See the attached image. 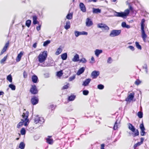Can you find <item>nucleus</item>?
<instances>
[{"instance_id": "obj_1", "label": "nucleus", "mask_w": 149, "mask_h": 149, "mask_svg": "<svg viewBox=\"0 0 149 149\" xmlns=\"http://www.w3.org/2000/svg\"><path fill=\"white\" fill-rule=\"evenodd\" d=\"M133 10V8L130 5L129 9H127L125 10L124 12H118L115 11L114 16L125 18L130 13V10L132 11Z\"/></svg>"}, {"instance_id": "obj_2", "label": "nucleus", "mask_w": 149, "mask_h": 149, "mask_svg": "<svg viewBox=\"0 0 149 149\" xmlns=\"http://www.w3.org/2000/svg\"><path fill=\"white\" fill-rule=\"evenodd\" d=\"M47 56V52L46 51H44L40 53L38 56L39 61L40 63H42L46 59Z\"/></svg>"}, {"instance_id": "obj_3", "label": "nucleus", "mask_w": 149, "mask_h": 149, "mask_svg": "<svg viewBox=\"0 0 149 149\" xmlns=\"http://www.w3.org/2000/svg\"><path fill=\"white\" fill-rule=\"evenodd\" d=\"M145 19H142L141 22V36L143 41L146 42V38L147 37V35L146 34L144 30V23L145 22Z\"/></svg>"}, {"instance_id": "obj_4", "label": "nucleus", "mask_w": 149, "mask_h": 149, "mask_svg": "<svg viewBox=\"0 0 149 149\" xmlns=\"http://www.w3.org/2000/svg\"><path fill=\"white\" fill-rule=\"evenodd\" d=\"M29 115V112L28 111H26L25 113L24 112L22 115L23 119L21 120L23 121V123H24V125L25 126H27L29 122V120L28 119Z\"/></svg>"}, {"instance_id": "obj_5", "label": "nucleus", "mask_w": 149, "mask_h": 149, "mask_svg": "<svg viewBox=\"0 0 149 149\" xmlns=\"http://www.w3.org/2000/svg\"><path fill=\"white\" fill-rule=\"evenodd\" d=\"M128 128L131 130L132 132L135 133L133 135V137H135L136 136H138L139 134V132L138 130H136L135 131V128L133 125L130 123L128 124Z\"/></svg>"}, {"instance_id": "obj_6", "label": "nucleus", "mask_w": 149, "mask_h": 149, "mask_svg": "<svg viewBox=\"0 0 149 149\" xmlns=\"http://www.w3.org/2000/svg\"><path fill=\"white\" fill-rule=\"evenodd\" d=\"M45 122L44 119L42 117H39L38 115H37L34 119V122L36 124L40 123L42 124Z\"/></svg>"}, {"instance_id": "obj_7", "label": "nucleus", "mask_w": 149, "mask_h": 149, "mask_svg": "<svg viewBox=\"0 0 149 149\" xmlns=\"http://www.w3.org/2000/svg\"><path fill=\"white\" fill-rule=\"evenodd\" d=\"M121 32L120 30H113L111 31L109 36L111 37L118 36L120 34Z\"/></svg>"}, {"instance_id": "obj_8", "label": "nucleus", "mask_w": 149, "mask_h": 149, "mask_svg": "<svg viewBox=\"0 0 149 149\" xmlns=\"http://www.w3.org/2000/svg\"><path fill=\"white\" fill-rule=\"evenodd\" d=\"M30 92L31 94L34 95L38 93V91L36 86L35 84L31 85V87L30 90Z\"/></svg>"}, {"instance_id": "obj_9", "label": "nucleus", "mask_w": 149, "mask_h": 149, "mask_svg": "<svg viewBox=\"0 0 149 149\" xmlns=\"http://www.w3.org/2000/svg\"><path fill=\"white\" fill-rule=\"evenodd\" d=\"M74 34L76 37H78L81 35H88V33L84 31L80 32L75 31H74Z\"/></svg>"}, {"instance_id": "obj_10", "label": "nucleus", "mask_w": 149, "mask_h": 149, "mask_svg": "<svg viewBox=\"0 0 149 149\" xmlns=\"http://www.w3.org/2000/svg\"><path fill=\"white\" fill-rule=\"evenodd\" d=\"M38 96H34L31 99V103L33 105H36L38 103Z\"/></svg>"}, {"instance_id": "obj_11", "label": "nucleus", "mask_w": 149, "mask_h": 149, "mask_svg": "<svg viewBox=\"0 0 149 149\" xmlns=\"http://www.w3.org/2000/svg\"><path fill=\"white\" fill-rule=\"evenodd\" d=\"M140 128L141 130L140 134L141 136H143L145 135L146 132H145V128L143 123H141L140 125Z\"/></svg>"}, {"instance_id": "obj_12", "label": "nucleus", "mask_w": 149, "mask_h": 149, "mask_svg": "<svg viewBox=\"0 0 149 149\" xmlns=\"http://www.w3.org/2000/svg\"><path fill=\"white\" fill-rule=\"evenodd\" d=\"M100 74L99 71L94 70L91 73V76L93 79L96 78Z\"/></svg>"}, {"instance_id": "obj_13", "label": "nucleus", "mask_w": 149, "mask_h": 149, "mask_svg": "<svg viewBox=\"0 0 149 149\" xmlns=\"http://www.w3.org/2000/svg\"><path fill=\"white\" fill-rule=\"evenodd\" d=\"M97 27L98 28H104L106 30H108L109 29V28L108 26H107L106 24L103 23H100L98 24Z\"/></svg>"}, {"instance_id": "obj_14", "label": "nucleus", "mask_w": 149, "mask_h": 149, "mask_svg": "<svg viewBox=\"0 0 149 149\" xmlns=\"http://www.w3.org/2000/svg\"><path fill=\"white\" fill-rule=\"evenodd\" d=\"M79 8L83 12H85L86 11V7L83 3L81 2L79 3Z\"/></svg>"}, {"instance_id": "obj_15", "label": "nucleus", "mask_w": 149, "mask_h": 149, "mask_svg": "<svg viewBox=\"0 0 149 149\" xmlns=\"http://www.w3.org/2000/svg\"><path fill=\"white\" fill-rule=\"evenodd\" d=\"M91 81V79L90 78L87 79L83 82L82 85L84 86H87Z\"/></svg>"}, {"instance_id": "obj_16", "label": "nucleus", "mask_w": 149, "mask_h": 149, "mask_svg": "<svg viewBox=\"0 0 149 149\" xmlns=\"http://www.w3.org/2000/svg\"><path fill=\"white\" fill-rule=\"evenodd\" d=\"M31 79L32 82L34 83H36L38 81V77L37 76L35 75L32 76Z\"/></svg>"}, {"instance_id": "obj_17", "label": "nucleus", "mask_w": 149, "mask_h": 149, "mask_svg": "<svg viewBox=\"0 0 149 149\" xmlns=\"http://www.w3.org/2000/svg\"><path fill=\"white\" fill-rule=\"evenodd\" d=\"M134 92H132L130 93L128 96L127 98L126 99V101H128L129 100H132L134 98Z\"/></svg>"}, {"instance_id": "obj_18", "label": "nucleus", "mask_w": 149, "mask_h": 149, "mask_svg": "<svg viewBox=\"0 0 149 149\" xmlns=\"http://www.w3.org/2000/svg\"><path fill=\"white\" fill-rule=\"evenodd\" d=\"M93 24L92 21H91V19L88 18H87L86 22V26H90L92 25Z\"/></svg>"}, {"instance_id": "obj_19", "label": "nucleus", "mask_w": 149, "mask_h": 149, "mask_svg": "<svg viewBox=\"0 0 149 149\" xmlns=\"http://www.w3.org/2000/svg\"><path fill=\"white\" fill-rule=\"evenodd\" d=\"M102 50L101 49H96L95 51V56L98 57L99 55L102 52Z\"/></svg>"}, {"instance_id": "obj_20", "label": "nucleus", "mask_w": 149, "mask_h": 149, "mask_svg": "<svg viewBox=\"0 0 149 149\" xmlns=\"http://www.w3.org/2000/svg\"><path fill=\"white\" fill-rule=\"evenodd\" d=\"M72 61L76 62L79 61V56L77 54H76L72 59Z\"/></svg>"}, {"instance_id": "obj_21", "label": "nucleus", "mask_w": 149, "mask_h": 149, "mask_svg": "<svg viewBox=\"0 0 149 149\" xmlns=\"http://www.w3.org/2000/svg\"><path fill=\"white\" fill-rule=\"evenodd\" d=\"M85 69V68L84 67H82L80 68L77 72V75H79L82 74L84 72Z\"/></svg>"}, {"instance_id": "obj_22", "label": "nucleus", "mask_w": 149, "mask_h": 149, "mask_svg": "<svg viewBox=\"0 0 149 149\" xmlns=\"http://www.w3.org/2000/svg\"><path fill=\"white\" fill-rule=\"evenodd\" d=\"M23 54V52H20L18 54L16 59V61L17 62H19Z\"/></svg>"}, {"instance_id": "obj_23", "label": "nucleus", "mask_w": 149, "mask_h": 149, "mask_svg": "<svg viewBox=\"0 0 149 149\" xmlns=\"http://www.w3.org/2000/svg\"><path fill=\"white\" fill-rule=\"evenodd\" d=\"M101 12V10L99 8H93V13L97 14L100 13Z\"/></svg>"}, {"instance_id": "obj_24", "label": "nucleus", "mask_w": 149, "mask_h": 149, "mask_svg": "<svg viewBox=\"0 0 149 149\" xmlns=\"http://www.w3.org/2000/svg\"><path fill=\"white\" fill-rule=\"evenodd\" d=\"M51 136H48L46 139L47 142L49 144H52L53 143V139L51 138Z\"/></svg>"}, {"instance_id": "obj_25", "label": "nucleus", "mask_w": 149, "mask_h": 149, "mask_svg": "<svg viewBox=\"0 0 149 149\" xmlns=\"http://www.w3.org/2000/svg\"><path fill=\"white\" fill-rule=\"evenodd\" d=\"M61 56L62 59L63 60H66L68 57V55L66 53L63 54L61 55Z\"/></svg>"}, {"instance_id": "obj_26", "label": "nucleus", "mask_w": 149, "mask_h": 149, "mask_svg": "<svg viewBox=\"0 0 149 149\" xmlns=\"http://www.w3.org/2000/svg\"><path fill=\"white\" fill-rule=\"evenodd\" d=\"M70 22L69 21H68L66 22V24L64 26V28L66 29L67 30L70 28Z\"/></svg>"}, {"instance_id": "obj_27", "label": "nucleus", "mask_w": 149, "mask_h": 149, "mask_svg": "<svg viewBox=\"0 0 149 149\" xmlns=\"http://www.w3.org/2000/svg\"><path fill=\"white\" fill-rule=\"evenodd\" d=\"M37 17L35 15L33 16V24H36L38 23V22L37 21Z\"/></svg>"}, {"instance_id": "obj_28", "label": "nucleus", "mask_w": 149, "mask_h": 149, "mask_svg": "<svg viewBox=\"0 0 149 149\" xmlns=\"http://www.w3.org/2000/svg\"><path fill=\"white\" fill-rule=\"evenodd\" d=\"M31 20L29 19L27 20L26 22V25L28 27H29L31 25Z\"/></svg>"}, {"instance_id": "obj_29", "label": "nucleus", "mask_w": 149, "mask_h": 149, "mask_svg": "<svg viewBox=\"0 0 149 149\" xmlns=\"http://www.w3.org/2000/svg\"><path fill=\"white\" fill-rule=\"evenodd\" d=\"M75 97V95H71L68 97V100L69 101H72L74 100Z\"/></svg>"}, {"instance_id": "obj_30", "label": "nucleus", "mask_w": 149, "mask_h": 149, "mask_svg": "<svg viewBox=\"0 0 149 149\" xmlns=\"http://www.w3.org/2000/svg\"><path fill=\"white\" fill-rule=\"evenodd\" d=\"M73 13H70L68 14L66 16V18L68 19H71L72 18Z\"/></svg>"}, {"instance_id": "obj_31", "label": "nucleus", "mask_w": 149, "mask_h": 149, "mask_svg": "<svg viewBox=\"0 0 149 149\" xmlns=\"http://www.w3.org/2000/svg\"><path fill=\"white\" fill-rule=\"evenodd\" d=\"M25 146V144L23 142H21L19 146V148L21 149H24Z\"/></svg>"}, {"instance_id": "obj_32", "label": "nucleus", "mask_w": 149, "mask_h": 149, "mask_svg": "<svg viewBox=\"0 0 149 149\" xmlns=\"http://www.w3.org/2000/svg\"><path fill=\"white\" fill-rule=\"evenodd\" d=\"M135 45L136 47L137 48L140 50L141 49L142 47L139 44V42H136Z\"/></svg>"}, {"instance_id": "obj_33", "label": "nucleus", "mask_w": 149, "mask_h": 149, "mask_svg": "<svg viewBox=\"0 0 149 149\" xmlns=\"http://www.w3.org/2000/svg\"><path fill=\"white\" fill-rule=\"evenodd\" d=\"M7 80L10 82H12V77L11 74L8 75L7 77Z\"/></svg>"}, {"instance_id": "obj_34", "label": "nucleus", "mask_w": 149, "mask_h": 149, "mask_svg": "<svg viewBox=\"0 0 149 149\" xmlns=\"http://www.w3.org/2000/svg\"><path fill=\"white\" fill-rule=\"evenodd\" d=\"M63 74V71L61 70L57 72L56 75L58 77H60Z\"/></svg>"}, {"instance_id": "obj_35", "label": "nucleus", "mask_w": 149, "mask_h": 149, "mask_svg": "<svg viewBox=\"0 0 149 149\" xmlns=\"http://www.w3.org/2000/svg\"><path fill=\"white\" fill-rule=\"evenodd\" d=\"M143 69L145 70V71L146 72V73L147 74L148 73V70L147 65L146 64H144L143 66Z\"/></svg>"}, {"instance_id": "obj_36", "label": "nucleus", "mask_w": 149, "mask_h": 149, "mask_svg": "<svg viewBox=\"0 0 149 149\" xmlns=\"http://www.w3.org/2000/svg\"><path fill=\"white\" fill-rule=\"evenodd\" d=\"M62 51V49L60 47H59L57 49L56 52L55 53V54L56 55H58L61 53Z\"/></svg>"}, {"instance_id": "obj_37", "label": "nucleus", "mask_w": 149, "mask_h": 149, "mask_svg": "<svg viewBox=\"0 0 149 149\" xmlns=\"http://www.w3.org/2000/svg\"><path fill=\"white\" fill-rule=\"evenodd\" d=\"M9 87L12 90H15V89L16 87L15 85L13 84H10L9 85Z\"/></svg>"}, {"instance_id": "obj_38", "label": "nucleus", "mask_w": 149, "mask_h": 149, "mask_svg": "<svg viewBox=\"0 0 149 149\" xmlns=\"http://www.w3.org/2000/svg\"><path fill=\"white\" fill-rule=\"evenodd\" d=\"M50 41L49 40H46V41L44 42L43 45L44 47L47 46L50 43Z\"/></svg>"}, {"instance_id": "obj_39", "label": "nucleus", "mask_w": 149, "mask_h": 149, "mask_svg": "<svg viewBox=\"0 0 149 149\" xmlns=\"http://www.w3.org/2000/svg\"><path fill=\"white\" fill-rule=\"evenodd\" d=\"M137 116L139 118H142L143 116V114L142 112L139 111L137 113Z\"/></svg>"}, {"instance_id": "obj_40", "label": "nucleus", "mask_w": 149, "mask_h": 149, "mask_svg": "<svg viewBox=\"0 0 149 149\" xmlns=\"http://www.w3.org/2000/svg\"><path fill=\"white\" fill-rule=\"evenodd\" d=\"M20 133L22 135H24L26 133V130L24 128H22L20 131Z\"/></svg>"}, {"instance_id": "obj_41", "label": "nucleus", "mask_w": 149, "mask_h": 149, "mask_svg": "<svg viewBox=\"0 0 149 149\" xmlns=\"http://www.w3.org/2000/svg\"><path fill=\"white\" fill-rule=\"evenodd\" d=\"M80 62H81L83 63H85L87 62V60L84 58H83L79 60Z\"/></svg>"}, {"instance_id": "obj_42", "label": "nucleus", "mask_w": 149, "mask_h": 149, "mask_svg": "<svg viewBox=\"0 0 149 149\" xmlns=\"http://www.w3.org/2000/svg\"><path fill=\"white\" fill-rule=\"evenodd\" d=\"M89 93V91L87 90H84L83 91V94L85 95H87Z\"/></svg>"}, {"instance_id": "obj_43", "label": "nucleus", "mask_w": 149, "mask_h": 149, "mask_svg": "<svg viewBox=\"0 0 149 149\" xmlns=\"http://www.w3.org/2000/svg\"><path fill=\"white\" fill-rule=\"evenodd\" d=\"M141 145V144L139 142H138L137 143L134 145V149H136L137 147L140 146Z\"/></svg>"}, {"instance_id": "obj_44", "label": "nucleus", "mask_w": 149, "mask_h": 149, "mask_svg": "<svg viewBox=\"0 0 149 149\" xmlns=\"http://www.w3.org/2000/svg\"><path fill=\"white\" fill-rule=\"evenodd\" d=\"M104 85L101 84H99L97 86L98 88L100 90H102L104 88Z\"/></svg>"}, {"instance_id": "obj_45", "label": "nucleus", "mask_w": 149, "mask_h": 149, "mask_svg": "<svg viewBox=\"0 0 149 149\" xmlns=\"http://www.w3.org/2000/svg\"><path fill=\"white\" fill-rule=\"evenodd\" d=\"M112 60L111 57H109L108 58V59L107 60V63H108L110 64L112 62Z\"/></svg>"}, {"instance_id": "obj_46", "label": "nucleus", "mask_w": 149, "mask_h": 149, "mask_svg": "<svg viewBox=\"0 0 149 149\" xmlns=\"http://www.w3.org/2000/svg\"><path fill=\"white\" fill-rule=\"evenodd\" d=\"M75 78V76L73 75L72 77H69V81H72Z\"/></svg>"}, {"instance_id": "obj_47", "label": "nucleus", "mask_w": 149, "mask_h": 149, "mask_svg": "<svg viewBox=\"0 0 149 149\" xmlns=\"http://www.w3.org/2000/svg\"><path fill=\"white\" fill-rule=\"evenodd\" d=\"M7 59V56H5L4 58L2 59L0 61L1 63H4V62L6 61Z\"/></svg>"}, {"instance_id": "obj_48", "label": "nucleus", "mask_w": 149, "mask_h": 149, "mask_svg": "<svg viewBox=\"0 0 149 149\" xmlns=\"http://www.w3.org/2000/svg\"><path fill=\"white\" fill-rule=\"evenodd\" d=\"M23 123V121L19 122L17 125V127L18 128H20L21 126L22 125Z\"/></svg>"}, {"instance_id": "obj_49", "label": "nucleus", "mask_w": 149, "mask_h": 149, "mask_svg": "<svg viewBox=\"0 0 149 149\" xmlns=\"http://www.w3.org/2000/svg\"><path fill=\"white\" fill-rule=\"evenodd\" d=\"M141 83V81L139 80H137L135 82V84L137 85H138L139 84Z\"/></svg>"}, {"instance_id": "obj_50", "label": "nucleus", "mask_w": 149, "mask_h": 149, "mask_svg": "<svg viewBox=\"0 0 149 149\" xmlns=\"http://www.w3.org/2000/svg\"><path fill=\"white\" fill-rule=\"evenodd\" d=\"M117 128H118V125H117V122H116L115 123L114 125L113 128L114 130H116V129H117Z\"/></svg>"}, {"instance_id": "obj_51", "label": "nucleus", "mask_w": 149, "mask_h": 149, "mask_svg": "<svg viewBox=\"0 0 149 149\" xmlns=\"http://www.w3.org/2000/svg\"><path fill=\"white\" fill-rule=\"evenodd\" d=\"M126 23L125 22H123L121 24V26L123 28H125L126 26Z\"/></svg>"}, {"instance_id": "obj_52", "label": "nucleus", "mask_w": 149, "mask_h": 149, "mask_svg": "<svg viewBox=\"0 0 149 149\" xmlns=\"http://www.w3.org/2000/svg\"><path fill=\"white\" fill-rule=\"evenodd\" d=\"M128 48H129L132 51H134V47L132 46H130L128 47Z\"/></svg>"}, {"instance_id": "obj_53", "label": "nucleus", "mask_w": 149, "mask_h": 149, "mask_svg": "<svg viewBox=\"0 0 149 149\" xmlns=\"http://www.w3.org/2000/svg\"><path fill=\"white\" fill-rule=\"evenodd\" d=\"M23 76L25 78H26L27 77V73L25 71H24L23 72Z\"/></svg>"}, {"instance_id": "obj_54", "label": "nucleus", "mask_w": 149, "mask_h": 149, "mask_svg": "<svg viewBox=\"0 0 149 149\" xmlns=\"http://www.w3.org/2000/svg\"><path fill=\"white\" fill-rule=\"evenodd\" d=\"M8 45H9V42H8L6 44H5V46H4V47H3V48H4L5 49H6L8 47Z\"/></svg>"}, {"instance_id": "obj_55", "label": "nucleus", "mask_w": 149, "mask_h": 149, "mask_svg": "<svg viewBox=\"0 0 149 149\" xmlns=\"http://www.w3.org/2000/svg\"><path fill=\"white\" fill-rule=\"evenodd\" d=\"M6 49L3 48L0 54L1 55L2 54H3V53L6 51Z\"/></svg>"}, {"instance_id": "obj_56", "label": "nucleus", "mask_w": 149, "mask_h": 149, "mask_svg": "<svg viewBox=\"0 0 149 149\" xmlns=\"http://www.w3.org/2000/svg\"><path fill=\"white\" fill-rule=\"evenodd\" d=\"M141 141L139 142L141 144L143 143V141L144 140V139L143 137H141Z\"/></svg>"}, {"instance_id": "obj_57", "label": "nucleus", "mask_w": 149, "mask_h": 149, "mask_svg": "<svg viewBox=\"0 0 149 149\" xmlns=\"http://www.w3.org/2000/svg\"><path fill=\"white\" fill-rule=\"evenodd\" d=\"M68 88V85H64L63 87V89H67Z\"/></svg>"}, {"instance_id": "obj_58", "label": "nucleus", "mask_w": 149, "mask_h": 149, "mask_svg": "<svg viewBox=\"0 0 149 149\" xmlns=\"http://www.w3.org/2000/svg\"><path fill=\"white\" fill-rule=\"evenodd\" d=\"M40 27L41 25H39L37 27L36 29L38 31H39L40 29Z\"/></svg>"}, {"instance_id": "obj_59", "label": "nucleus", "mask_w": 149, "mask_h": 149, "mask_svg": "<svg viewBox=\"0 0 149 149\" xmlns=\"http://www.w3.org/2000/svg\"><path fill=\"white\" fill-rule=\"evenodd\" d=\"M104 144H102L101 145V148L100 149H104Z\"/></svg>"}, {"instance_id": "obj_60", "label": "nucleus", "mask_w": 149, "mask_h": 149, "mask_svg": "<svg viewBox=\"0 0 149 149\" xmlns=\"http://www.w3.org/2000/svg\"><path fill=\"white\" fill-rule=\"evenodd\" d=\"M37 46V43L36 42L33 44V47L34 48H36Z\"/></svg>"}, {"instance_id": "obj_61", "label": "nucleus", "mask_w": 149, "mask_h": 149, "mask_svg": "<svg viewBox=\"0 0 149 149\" xmlns=\"http://www.w3.org/2000/svg\"><path fill=\"white\" fill-rule=\"evenodd\" d=\"M97 0H89L88 2H91V1H93L94 2H97Z\"/></svg>"}, {"instance_id": "obj_62", "label": "nucleus", "mask_w": 149, "mask_h": 149, "mask_svg": "<svg viewBox=\"0 0 149 149\" xmlns=\"http://www.w3.org/2000/svg\"><path fill=\"white\" fill-rule=\"evenodd\" d=\"M4 94V93L2 91H0V96L1 95H3Z\"/></svg>"}, {"instance_id": "obj_63", "label": "nucleus", "mask_w": 149, "mask_h": 149, "mask_svg": "<svg viewBox=\"0 0 149 149\" xmlns=\"http://www.w3.org/2000/svg\"><path fill=\"white\" fill-rule=\"evenodd\" d=\"M125 28H127V29H129L130 28V25H127V24Z\"/></svg>"}, {"instance_id": "obj_64", "label": "nucleus", "mask_w": 149, "mask_h": 149, "mask_svg": "<svg viewBox=\"0 0 149 149\" xmlns=\"http://www.w3.org/2000/svg\"><path fill=\"white\" fill-rule=\"evenodd\" d=\"M91 60L93 61H94L95 59L93 57H92L91 58Z\"/></svg>"}]
</instances>
